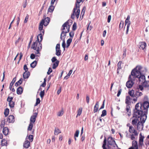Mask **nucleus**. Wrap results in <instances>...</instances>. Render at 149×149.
<instances>
[{"label":"nucleus","instance_id":"1","mask_svg":"<svg viewBox=\"0 0 149 149\" xmlns=\"http://www.w3.org/2000/svg\"><path fill=\"white\" fill-rule=\"evenodd\" d=\"M142 67L141 66H137L133 69L131 72V74L135 79V78H137L140 83L142 84L145 81V76L141 73V70Z\"/></svg>","mask_w":149,"mask_h":149},{"label":"nucleus","instance_id":"2","mask_svg":"<svg viewBox=\"0 0 149 149\" xmlns=\"http://www.w3.org/2000/svg\"><path fill=\"white\" fill-rule=\"evenodd\" d=\"M42 33L40 32L37 36V40H36L32 44L31 48L35 50H36V52H35L36 56H40V53L39 51L41 50L42 48V44L40 42L42 40Z\"/></svg>","mask_w":149,"mask_h":149},{"label":"nucleus","instance_id":"3","mask_svg":"<svg viewBox=\"0 0 149 149\" xmlns=\"http://www.w3.org/2000/svg\"><path fill=\"white\" fill-rule=\"evenodd\" d=\"M144 114V111L139 108V103H137L136 105L135 108L134 110L133 117L141 119Z\"/></svg>","mask_w":149,"mask_h":149},{"label":"nucleus","instance_id":"4","mask_svg":"<svg viewBox=\"0 0 149 149\" xmlns=\"http://www.w3.org/2000/svg\"><path fill=\"white\" fill-rule=\"evenodd\" d=\"M72 21L71 19H69L65 22L62 25L61 29V34L66 33L68 32L70 30V25L72 23Z\"/></svg>","mask_w":149,"mask_h":149},{"label":"nucleus","instance_id":"5","mask_svg":"<svg viewBox=\"0 0 149 149\" xmlns=\"http://www.w3.org/2000/svg\"><path fill=\"white\" fill-rule=\"evenodd\" d=\"M107 146L109 149H116L117 148L114 139L111 137H109L108 139Z\"/></svg>","mask_w":149,"mask_h":149},{"label":"nucleus","instance_id":"6","mask_svg":"<svg viewBox=\"0 0 149 149\" xmlns=\"http://www.w3.org/2000/svg\"><path fill=\"white\" fill-rule=\"evenodd\" d=\"M140 104L139 108L144 111V114L143 116H147L148 113V109L149 107V102L147 101H144L143 103H139Z\"/></svg>","mask_w":149,"mask_h":149},{"label":"nucleus","instance_id":"7","mask_svg":"<svg viewBox=\"0 0 149 149\" xmlns=\"http://www.w3.org/2000/svg\"><path fill=\"white\" fill-rule=\"evenodd\" d=\"M147 116H143V117L140 119V121L139 122L137 125H136L137 130L139 131H141L143 127V124L145 123L146 118Z\"/></svg>","mask_w":149,"mask_h":149},{"label":"nucleus","instance_id":"8","mask_svg":"<svg viewBox=\"0 0 149 149\" xmlns=\"http://www.w3.org/2000/svg\"><path fill=\"white\" fill-rule=\"evenodd\" d=\"M134 80V79L132 77L131 74L129 77L128 80L126 82V85L127 87L128 88H131L134 84L133 81Z\"/></svg>","mask_w":149,"mask_h":149},{"label":"nucleus","instance_id":"9","mask_svg":"<svg viewBox=\"0 0 149 149\" xmlns=\"http://www.w3.org/2000/svg\"><path fill=\"white\" fill-rule=\"evenodd\" d=\"M132 120V125L135 127L137 125V123H138L140 121L139 118H136L134 117H133L131 119Z\"/></svg>","mask_w":149,"mask_h":149},{"label":"nucleus","instance_id":"10","mask_svg":"<svg viewBox=\"0 0 149 149\" xmlns=\"http://www.w3.org/2000/svg\"><path fill=\"white\" fill-rule=\"evenodd\" d=\"M45 23V20L44 19H42L41 22L40 23L39 26V29L40 31V32L42 33L43 34H44V30L43 29V25H44V23Z\"/></svg>","mask_w":149,"mask_h":149},{"label":"nucleus","instance_id":"11","mask_svg":"<svg viewBox=\"0 0 149 149\" xmlns=\"http://www.w3.org/2000/svg\"><path fill=\"white\" fill-rule=\"evenodd\" d=\"M66 33H63V34H61L60 38L63 40V43L62 44V46L64 49V50H65V38L66 36Z\"/></svg>","mask_w":149,"mask_h":149},{"label":"nucleus","instance_id":"12","mask_svg":"<svg viewBox=\"0 0 149 149\" xmlns=\"http://www.w3.org/2000/svg\"><path fill=\"white\" fill-rule=\"evenodd\" d=\"M15 121V117L13 115L9 116L7 119V122L9 123H13Z\"/></svg>","mask_w":149,"mask_h":149},{"label":"nucleus","instance_id":"13","mask_svg":"<svg viewBox=\"0 0 149 149\" xmlns=\"http://www.w3.org/2000/svg\"><path fill=\"white\" fill-rule=\"evenodd\" d=\"M38 115V113H34L33 115H32L30 118V122L32 123H34L36 120V118Z\"/></svg>","mask_w":149,"mask_h":149},{"label":"nucleus","instance_id":"14","mask_svg":"<svg viewBox=\"0 0 149 149\" xmlns=\"http://www.w3.org/2000/svg\"><path fill=\"white\" fill-rule=\"evenodd\" d=\"M131 24V22L130 20H126V19L125 22V25L127 24V30L126 32V34H127L128 33V32L129 31V28L130 26V25Z\"/></svg>","mask_w":149,"mask_h":149},{"label":"nucleus","instance_id":"15","mask_svg":"<svg viewBox=\"0 0 149 149\" xmlns=\"http://www.w3.org/2000/svg\"><path fill=\"white\" fill-rule=\"evenodd\" d=\"M30 145V142L28 140H26L23 144V147L24 148H28Z\"/></svg>","mask_w":149,"mask_h":149},{"label":"nucleus","instance_id":"16","mask_svg":"<svg viewBox=\"0 0 149 149\" xmlns=\"http://www.w3.org/2000/svg\"><path fill=\"white\" fill-rule=\"evenodd\" d=\"M139 91H137V90H136L135 92L134 93V97H139L143 95L142 93L141 92H139Z\"/></svg>","mask_w":149,"mask_h":149},{"label":"nucleus","instance_id":"17","mask_svg":"<svg viewBox=\"0 0 149 149\" xmlns=\"http://www.w3.org/2000/svg\"><path fill=\"white\" fill-rule=\"evenodd\" d=\"M139 48L142 49H144L146 46V43L144 42H141L139 43Z\"/></svg>","mask_w":149,"mask_h":149},{"label":"nucleus","instance_id":"18","mask_svg":"<svg viewBox=\"0 0 149 149\" xmlns=\"http://www.w3.org/2000/svg\"><path fill=\"white\" fill-rule=\"evenodd\" d=\"M99 106V102H97L94 107L93 112L94 113H96L98 111Z\"/></svg>","mask_w":149,"mask_h":149},{"label":"nucleus","instance_id":"19","mask_svg":"<svg viewBox=\"0 0 149 149\" xmlns=\"http://www.w3.org/2000/svg\"><path fill=\"white\" fill-rule=\"evenodd\" d=\"M30 73L29 72H25L23 74V77L24 79L28 78L29 76Z\"/></svg>","mask_w":149,"mask_h":149},{"label":"nucleus","instance_id":"20","mask_svg":"<svg viewBox=\"0 0 149 149\" xmlns=\"http://www.w3.org/2000/svg\"><path fill=\"white\" fill-rule=\"evenodd\" d=\"M23 91L22 88L21 86H19L17 89V93L18 95L21 94Z\"/></svg>","mask_w":149,"mask_h":149},{"label":"nucleus","instance_id":"21","mask_svg":"<svg viewBox=\"0 0 149 149\" xmlns=\"http://www.w3.org/2000/svg\"><path fill=\"white\" fill-rule=\"evenodd\" d=\"M8 127H5L3 129V133L5 136H6L8 134Z\"/></svg>","mask_w":149,"mask_h":149},{"label":"nucleus","instance_id":"22","mask_svg":"<svg viewBox=\"0 0 149 149\" xmlns=\"http://www.w3.org/2000/svg\"><path fill=\"white\" fill-rule=\"evenodd\" d=\"M129 131L130 133L134 134H135L136 132L134 127L132 126L130 127Z\"/></svg>","mask_w":149,"mask_h":149},{"label":"nucleus","instance_id":"23","mask_svg":"<svg viewBox=\"0 0 149 149\" xmlns=\"http://www.w3.org/2000/svg\"><path fill=\"white\" fill-rule=\"evenodd\" d=\"M139 136V143L141 144L143 143L144 137L141 134H140Z\"/></svg>","mask_w":149,"mask_h":149},{"label":"nucleus","instance_id":"24","mask_svg":"<svg viewBox=\"0 0 149 149\" xmlns=\"http://www.w3.org/2000/svg\"><path fill=\"white\" fill-rule=\"evenodd\" d=\"M130 97L129 96H128L126 97L125 99V103L127 105H130Z\"/></svg>","mask_w":149,"mask_h":149},{"label":"nucleus","instance_id":"25","mask_svg":"<svg viewBox=\"0 0 149 149\" xmlns=\"http://www.w3.org/2000/svg\"><path fill=\"white\" fill-rule=\"evenodd\" d=\"M45 20V23H44V26H46L49 24L50 21V18L48 17H47L44 19Z\"/></svg>","mask_w":149,"mask_h":149},{"label":"nucleus","instance_id":"26","mask_svg":"<svg viewBox=\"0 0 149 149\" xmlns=\"http://www.w3.org/2000/svg\"><path fill=\"white\" fill-rule=\"evenodd\" d=\"M23 79L21 78L17 82H16L15 84V86L17 87L19 85H20L21 84L22 82Z\"/></svg>","mask_w":149,"mask_h":149},{"label":"nucleus","instance_id":"27","mask_svg":"<svg viewBox=\"0 0 149 149\" xmlns=\"http://www.w3.org/2000/svg\"><path fill=\"white\" fill-rule=\"evenodd\" d=\"M33 136L32 135H30L28 137L27 136L26 137V140H28L29 139L30 141L32 142L33 141Z\"/></svg>","mask_w":149,"mask_h":149},{"label":"nucleus","instance_id":"28","mask_svg":"<svg viewBox=\"0 0 149 149\" xmlns=\"http://www.w3.org/2000/svg\"><path fill=\"white\" fill-rule=\"evenodd\" d=\"M16 80V77L14 78L13 79L12 81L10 83V86H9V89L10 90H11V88H12V86H13V85L15 83V82Z\"/></svg>","mask_w":149,"mask_h":149},{"label":"nucleus","instance_id":"29","mask_svg":"<svg viewBox=\"0 0 149 149\" xmlns=\"http://www.w3.org/2000/svg\"><path fill=\"white\" fill-rule=\"evenodd\" d=\"M143 86L144 87H147L149 86V81H144L143 83Z\"/></svg>","mask_w":149,"mask_h":149},{"label":"nucleus","instance_id":"30","mask_svg":"<svg viewBox=\"0 0 149 149\" xmlns=\"http://www.w3.org/2000/svg\"><path fill=\"white\" fill-rule=\"evenodd\" d=\"M59 61H56L53 64V66H52V68L53 69H55L58 66V63H59Z\"/></svg>","mask_w":149,"mask_h":149},{"label":"nucleus","instance_id":"31","mask_svg":"<svg viewBox=\"0 0 149 149\" xmlns=\"http://www.w3.org/2000/svg\"><path fill=\"white\" fill-rule=\"evenodd\" d=\"M126 110L127 112V114L129 116L130 115L131 112H130V107L129 105H127L126 106Z\"/></svg>","mask_w":149,"mask_h":149},{"label":"nucleus","instance_id":"32","mask_svg":"<svg viewBox=\"0 0 149 149\" xmlns=\"http://www.w3.org/2000/svg\"><path fill=\"white\" fill-rule=\"evenodd\" d=\"M82 0H77V2L75 5V7L76 8L80 7L79 3L82 1Z\"/></svg>","mask_w":149,"mask_h":149},{"label":"nucleus","instance_id":"33","mask_svg":"<svg viewBox=\"0 0 149 149\" xmlns=\"http://www.w3.org/2000/svg\"><path fill=\"white\" fill-rule=\"evenodd\" d=\"M54 8V7L53 5H51L49 8L48 9V12L50 13L52 12Z\"/></svg>","mask_w":149,"mask_h":149},{"label":"nucleus","instance_id":"34","mask_svg":"<svg viewBox=\"0 0 149 149\" xmlns=\"http://www.w3.org/2000/svg\"><path fill=\"white\" fill-rule=\"evenodd\" d=\"M56 55L58 56H59L61 55V51L60 49H56Z\"/></svg>","mask_w":149,"mask_h":149},{"label":"nucleus","instance_id":"35","mask_svg":"<svg viewBox=\"0 0 149 149\" xmlns=\"http://www.w3.org/2000/svg\"><path fill=\"white\" fill-rule=\"evenodd\" d=\"M132 147L135 148L136 149H138V146L136 141H132Z\"/></svg>","mask_w":149,"mask_h":149},{"label":"nucleus","instance_id":"36","mask_svg":"<svg viewBox=\"0 0 149 149\" xmlns=\"http://www.w3.org/2000/svg\"><path fill=\"white\" fill-rule=\"evenodd\" d=\"M77 8H76V7H74L73 9V12L72 14V15L71 16V18L73 19H74L75 18L74 14L76 10L77 9Z\"/></svg>","mask_w":149,"mask_h":149},{"label":"nucleus","instance_id":"37","mask_svg":"<svg viewBox=\"0 0 149 149\" xmlns=\"http://www.w3.org/2000/svg\"><path fill=\"white\" fill-rule=\"evenodd\" d=\"M5 119H3L2 120L1 123L0 125V127L1 128L4 127V125L5 124Z\"/></svg>","mask_w":149,"mask_h":149},{"label":"nucleus","instance_id":"38","mask_svg":"<svg viewBox=\"0 0 149 149\" xmlns=\"http://www.w3.org/2000/svg\"><path fill=\"white\" fill-rule=\"evenodd\" d=\"M134 91L133 90L129 91L128 92V94L131 97H134Z\"/></svg>","mask_w":149,"mask_h":149},{"label":"nucleus","instance_id":"39","mask_svg":"<svg viewBox=\"0 0 149 149\" xmlns=\"http://www.w3.org/2000/svg\"><path fill=\"white\" fill-rule=\"evenodd\" d=\"M37 61H34L31 64V67L33 68H35L37 64Z\"/></svg>","mask_w":149,"mask_h":149},{"label":"nucleus","instance_id":"40","mask_svg":"<svg viewBox=\"0 0 149 149\" xmlns=\"http://www.w3.org/2000/svg\"><path fill=\"white\" fill-rule=\"evenodd\" d=\"M33 127V124L31 122H30L29 124L28 127V130L31 131Z\"/></svg>","mask_w":149,"mask_h":149},{"label":"nucleus","instance_id":"41","mask_svg":"<svg viewBox=\"0 0 149 149\" xmlns=\"http://www.w3.org/2000/svg\"><path fill=\"white\" fill-rule=\"evenodd\" d=\"M107 144V141L106 138H105L104 140L103 141V144L102 146V147L103 148V149H107L106 147V146Z\"/></svg>","mask_w":149,"mask_h":149},{"label":"nucleus","instance_id":"42","mask_svg":"<svg viewBox=\"0 0 149 149\" xmlns=\"http://www.w3.org/2000/svg\"><path fill=\"white\" fill-rule=\"evenodd\" d=\"M7 144V141L5 139H3L1 141V144L2 146H6Z\"/></svg>","mask_w":149,"mask_h":149},{"label":"nucleus","instance_id":"43","mask_svg":"<svg viewBox=\"0 0 149 149\" xmlns=\"http://www.w3.org/2000/svg\"><path fill=\"white\" fill-rule=\"evenodd\" d=\"M9 104L10 108H13L15 105V102L12 101L9 103Z\"/></svg>","mask_w":149,"mask_h":149},{"label":"nucleus","instance_id":"44","mask_svg":"<svg viewBox=\"0 0 149 149\" xmlns=\"http://www.w3.org/2000/svg\"><path fill=\"white\" fill-rule=\"evenodd\" d=\"M9 112V109H8L6 108L5 109L4 112V114L5 116H7L8 115Z\"/></svg>","mask_w":149,"mask_h":149},{"label":"nucleus","instance_id":"45","mask_svg":"<svg viewBox=\"0 0 149 149\" xmlns=\"http://www.w3.org/2000/svg\"><path fill=\"white\" fill-rule=\"evenodd\" d=\"M60 130L58 129L55 128L54 130V134L55 135H58V134L61 133Z\"/></svg>","mask_w":149,"mask_h":149},{"label":"nucleus","instance_id":"46","mask_svg":"<svg viewBox=\"0 0 149 149\" xmlns=\"http://www.w3.org/2000/svg\"><path fill=\"white\" fill-rule=\"evenodd\" d=\"M143 86L141 85H139L137 87V89L136 90L139 91V90L140 89L141 91H142L143 90Z\"/></svg>","mask_w":149,"mask_h":149},{"label":"nucleus","instance_id":"47","mask_svg":"<svg viewBox=\"0 0 149 149\" xmlns=\"http://www.w3.org/2000/svg\"><path fill=\"white\" fill-rule=\"evenodd\" d=\"M107 114V111L105 110H104L102 111V114H101V117H103L106 116Z\"/></svg>","mask_w":149,"mask_h":149},{"label":"nucleus","instance_id":"48","mask_svg":"<svg viewBox=\"0 0 149 149\" xmlns=\"http://www.w3.org/2000/svg\"><path fill=\"white\" fill-rule=\"evenodd\" d=\"M82 108H79L77 111V115L80 116L82 113Z\"/></svg>","mask_w":149,"mask_h":149},{"label":"nucleus","instance_id":"49","mask_svg":"<svg viewBox=\"0 0 149 149\" xmlns=\"http://www.w3.org/2000/svg\"><path fill=\"white\" fill-rule=\"evenodd\" d=\"M63 109H62L60 111H59L58 112L57 115L59 116H61L63 115Z\"/></svg>","mask_w":149,"mask_h":149},{"label":"nucleus","instance_id":"50","mask_svg":"<svg viewBox=\"0 0 149 149\" xmlns=\"http://www.w3.org/2000/svg\"><path fill=\"white\" fill-rule=\"evenodd\" d=\"M45 94V91L43 90L41 91L40 95L41 98H42L44 97Z\"/></svg>","mask_w":149,"mask_h":149},{"label":"nucleus","instance_id":"51","mask_svg":"<svg viewBox=\"0 0 149 149\" xmlns=\"http://www.w3.org/2000/svg\"><path fill=\"white\" fill-rule=\"evenodd\" d=\"M40 98H37L36 99V102L35 104V106H37L38 104H40Z\"/></svg>","mask_w":149,"mask_h":149},{"label":"nucleus","instance_id":"52","mask_svg":"<svg viewBox=\"0 0 149 149\" xmlns=\"http://www.w3.org/2000/svg\"><path fill=\"white\" fill-rule=\"evenodd\" d=\"M122 62L120 61L118 63V69H120L121 68V64Z\"/></svg>","mask_w":149,"mask_h":149},{"label":"nucleus","instance_id":"53","mask_svg":"<svg viewBox=\"0 0 149 149\" xmlns=\"http://www.w3.org/2000/svg\"><path fill=\"white\" fill-rule=\"evenodd\" d=\"M72 39L69 38L68 39L67 41V44L70 45V43L72 41Z\"/></svg>","mask_w":149,"mask_h":149},{"label":"nucleus","instance_id":"54","mask_svg":"<svg viewBox=\"0 0 149 149\" xmlns=\"http://www.w3.org/2000/svg\"><path fill=\"white\" fill-rule=\"evenodd\" d=\"M79 133V130L76 131L75 134H74V137H78Z\"/></svg>","mask_w":149,"mask_h":149},{"label":"nucleus","instance_id":"55","mask_svg":"<svg viewBox=\"0 0 149 149\" xmlns=\"http://www.w3.org/2000/svg\"><path fill=\"white\" fill-rule=\"evenodd\" d=\"M13 97H10L9 96H8L7 99V101L8 102H9V103L12 102V100H13Z\"/></svg>","mask_w":149,"mask_h":149},{"label":"nucleus","instance_id":"56","mask_svg":"<svg viewBox=\"0 0 149 149\" xmlns=\"http://www.w3.org/2000/svg\"><path fill=\"white\" fill-rule=\"evenodd\" d=\"M77 28L76 24V23H74L72 26V30L75 31Z\"/></svg>","mask_w":149,"mask_h":149},{"label":"nucleus","instance_id":"57","mask_svg":"<svg viewBox=\"0 0 149 149\" xmlns=\"http://www.w3.org/2000/svg\"><path fill=\"white\" fill-rule=\"evenodd\" d=\"M52 72V70L51 68H49L48 71L47 72V74L48 75H49Z\"/></svg>","mask_w":149,"mask_h":149},{"label":"nucleus","instance_id":"58","mask_svg":"<svg viewBox=\"0 0 149 149\" xmlns=\"http://www.w3.org/2000/svg\"><path fill=\"white\" fill-rule=\"evenodd\" d=\"M29 18V15L28 14H27L24 21V23H26L27 22V21L28 19Z\"/></svg>","mask_w":149,"mask_h":149},{"label":"nucleus","instance_id":"59","mask_svg":"<svg viewBox=\"0 0 149 149\" xmlns=\"http://www.w3.org/2000/svg\"><path fill=\"white\" fill-rule=\"evenodd\" d=\"M24 70L25 71V72L28 71V68L26 65H25L24 66Z\"/></svg>","mask_w":149,"mask_h":149},{"label":"nucleus","instance_id":"60","mask_svg":"<svg viewBox=\"0 0 149 149\" xmlns=\"http://www.w3.org/2000/svg\"><path fill=\"white\" fill-rule=\"evenodd\" d=\"M52 61L53 63H54L55 61H57V59L55 57H53L52 59Z\"/></svg>","mask_w":149,"mask_h":149},{"label":"nucleus","instance_id":"61","mask_svg":"<svg viewBox=\"0 0 149 149\" xmlns=\"http://www.w3.org/2000/svg\"><path fill=\"white\" fill-rule=\"evenodd\" d=\"M74 33L73 32H71L69 33L70 36V37L73 38L74 36Z\"/></svg>","mask_w":149,"mask_h":149},{"label":"nucleus","instance_id":"62","mask_svg":"<svg viewBox=\"0 0 149 149\" xmlns=\"http://www.w3.org/2000/svg\"><path fill=\"white\" fill-rule=\"evenodd\" d=\"M111 19V16L110 15L108 16L107 18V22L108 23H109L110 22V20Z\"/></svg>","mask_w":149,"mask_h":149},{"label":"nucleus","instance_id":"63","mask_svg":"<svg viewBox=\"0 0 149 149\" xmlns=\"http://www.w3.org/2000/svg\"><path fill=\"white\" fill-rule=\"evenodd\" d=\"M105 100H104L103 101V104H102L101 107H100V110L101 109H103L104 107V102H105Z\"/></svg>","mask_w":149,"mask_h":149},{"label":"nucleus","instance_id":"64","mask_svg":"<svg viewBox=\"0 0 149 149\" xmlns=\"http://www.w3.org/2000/svg\"><path fill=\"white\" fill-rule=\"evenodd\" d=\"M35 56L33 54H32L30 56V58L31 59H34L35 58Z\"/></svg>","mask_w":149,"mask_h":149}]
</instances>
